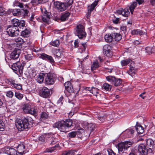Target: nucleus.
Returning a JSON list of instances; mask_svg holds the SVG:
<instances>
[{
	"label": "nucleus",
	"mask_w": 155,
	"mask_h": 155,
	"mask_svg": "<svg viewBox=\"0 0 155 155\" xmlns=\"http://www.w3.org/2000/svg\"><path fill=\"white\" fill-rule=\"evenodd\" d=\"M72 120L70 119L65 121L61 120L56 122L54 125V127L58 128L61 132H65L67 128L73 126Z\"/></svg>",
	"instance_id": "f257e3e1"
},
{
	"label": "nucleus",
	"mask_w": 155,
	"mask_h": 155,
	"mask_svg": "<svg viewBox=\"0 0 155 155\" xmlns=\"http://www.w3.org/2000/svg\"><path fill=\"white\" fill-rule=\"evenodd\" d=\"M33 121L32 119L30 117L24 118L23 120L19 119L17 121L16 125L19 130L23 131L30 127L29 122L32 124Z\"/></svg>",
	"instance_id": "f03ea898"
},
{
	"label": "nucleus",
	"mask_w": 155,
	"mask_h": 155,
	"mask_svg": "<svg viewBox=\"0 0 155 155\" xmlns=\"http://www.w3.org/2000/svg\"><path fill=\"white\" fill-rule=\"evenodd\" d=\"M25 65V63L23 62L21 63L20 62H18L12 65L11 68L13 71H15L18 72L21 74H22L24 67Z\"/></svg>",
	"instance_id": "7ed1b4c3"
},
{
	"label": "nucleus",
	"mask_w": 155,
	"mask_h": 155,
	"mask_svg": "<svg viewBox=\"0 0 155 155\" xmlns=\"http://www.w3.org/2000/svg\"><path fill=\"white\" fill-rule=\"evenodd\" d=\"M132 142L129 141L119 143L117 145L118 149L119 152H124L127 150L132 145Z\"/></svg>",
	"instance_id": "20e7f679"
},
{
	"label": "nucleus",
	"mask_w": 155,
	"mask_h": 155,
	"mask_svg": "<svg viewBox=\"0 0 155 155\" xmlns=\"http://www.w3.org/2000/svg\"><path fill=\"white\" fill-rule=\"evenodd\" d=\"M76 31L77 35L80 39L83 38L86 36V34L84 31V26L81 25H77Z\"/></svg>",
	"instance_id": "39448f33"
},
{
	"label": "nucleus",
	"mask_w": 155,
	"mask_h": 155,
	"mask_svg": "<svg viewBox=\"0 0 155 155\" xmlns=\"http://www.w3.org/2000/svg\"><path fill=\"white\" fill-rule=\"evenodd\" d=\"M7 32L9 36L15 37L18 35L19 30L18 27L10 26L7 28Z\"/></svg>",
	"instance_id": "423d86ee"
},
{
	"label": "nucleus",
	"mask_w": 155,
	"mask_h": 155,
	"mask_svg": "<svg viewBox=\"0 0 155 155\" xmlns=\"http://www.w3.org/2000/svg\"><path fill=\"white\" fill-rule=\"evenodd\" d=\"M23 111L26 114L34 115L36 113V111L33 108H31L28 104H25L22 108Z\"/></svg>",
	"instance_id": "0eeeda50"
},
{
	"label": "nucleus",
	"mask_w": 155,
	"mask_h": 155,
	"mask_svg": "<svg viewBox=\"0 0 155 155\" xmlns=\"http://www.w3.org/2000/svg\"><path fill=\"white\" fill-rule=\"evenodd\" d=\"M138 150L139 153L142 155H147L148 152H151L150 149L143 144H140L138 147Z\"/></svg>",
	"instance_id": "6e6552de"
},
{
	"label": "nucleus",
	"mask_w": 155,
	"mask_h": 155,
	"mask_svg": "<svg viewBox=\"0 0 155 155\" xmlns=\"http://www.w3.org/2000/svg\"><path fill=\"white\" fill-rule=\"evenodd\" d=\"M111 48L110 45H107L103 47V51L105 55L110 57L112 55V52L111 51Z\"/></svg>",
	"instance_id": "1a4fd4ad"
},
{
	"label": "nucleus",
	"mask_w": 155,
	"mask_h": 155,
	"mask_svg": "<svg viewBox=\"0 0 155 155\" xmlns=\"http://www.w3.org/2000/svg\"><path fill=\"white\" fill-rule=\"evenodd\" d=\"M45 83L47 84H52L54 82V79L51 74H48L45 76Z\"/></svg>",
	"instance_id": "9d476101"
},
{
	"label": "nucleus",
	"mask_w": 155,
	"mask_h": 155,
	"mask_svg": "<svg viewBox=\"0 0 155 155\" xmlns=\"http://www.w3.org/2000/svg\"><path fill=\"white\" fill-rule=\"evenodd\" d=\"M21 51L19 49H16L13 51L10 55V58L13 60L18 59L21 53Z\"/></svg>",
	"instance_id": "9b49d317"
},
{
	"label": "nucleus",
	"mask_w": 155,
	"mask_h": 155,
	"mask_svg": "<svg viewBox=\"0 0 155 155\" xmlns=\"http://www.w3.org/2000/svg\"><path fill=\"white\" fill-rule=\"evenodd\" d=\"M82 125L84 128L87 129L92 131L95 128V125L92 123L88 124L86 122H84L82 123Z\"/></svg>",
	"instance_id": "f8f14e48"
},
{
	"label": "nucleus",
	"mask_w": 155,
	"mask_h": 155,
	"mask_svg": "<svg viewBox=\"0 0 155 155\" xmlns=\"http://www.w3.org/2000/svg\"><path fill=\"white\" fill-rule=\"evenodd\" d=\"M8 84L17 89L21 90L22 89V85L20 84L15 83V81L11 79H8Z\"/></svg>",
	"instance_id": "ddd939ff"
},
{
	"label": "nucleus",
	"mask_w": 155,
	"mask_h": 155,
	"mask_svg": "<svg viewBox=\"0 0 155 155\" xmlns=\"http://www.w3.org/2000/svg\"><path fill=\"white\" fill-rule=\"evenodd\" d=\"M54 4L57 9L61 12L63 11L66 9V7L64 3L56 2H55Z\"/></svg>",
	"instance_id": "4468645a"
},
{
	"label": "nucleus",
	"mask_w": 155,
	"mask_h": 155,
	"mask_svg": "<svg viewBox=\"0 0 155 155\" xmlns=\"http://www.w3.org/2000/svg\"><path fill=\"white\" fill-rule=\"evenodd\" d=\"M116 11L117 14L122 15V16L125 17H128L130 14V12L127 9H123L120 8Z\"/></svg>",
	"instance_id": "2eb2a0df"
},
{
	"label": "nucleus",
	"mask_w": 155,
	"mask_h": 155,
	"mask_svg": "<svg viewBox=\"0 0 155 155\" xmlns=\"http://www.w3.org/2000/svg\"><path fill=\"white\" fill-rule=\"evenodd\" d=\"M50 94V91L49 89L46 87H43L40 93V95L42 97H47L49 96Z\"/></svg>",
	"instance_id": "dca6fc26"
},
{
	"label": "nucleus",
	"mask_w": 155,
	"mask_h": 155,
	"mask_svg": "<svg viewBox=\"0 0 155 155\" xmlns=\"http://www.w3.org/2000/svg\"><path fill=\"white\" fill-rule=\"evenodd\" d=\"M4 151L5 153L9 155H15L16 150L14 148L6 147L5 148Z\"/></svg>",
	"instance_id": "f3484780"
},
{
	"label": "nucleus",
	"mask_w": 155,
	"mask_h": 155,
	"mask_svg": "<svg viewBox=\"0 0 155 155\" xmlns=\"http://www.w3.org/2000/svg\"><path fill=\"white\" fill-rule=\"evenodd\" d=\"M25 148V147L23 144H20L17 147L16 152L19 154V155H22L25 153L24 151Z\"/></svg>",
	"instance_id": "a211bd4d"
},
{
	"label": "nucleus",
	"mask_w": 155,
	"mask_h": 155,
	"mask_svg": "<svg viewBox=\"0 0 155 155\" xmlns=\"http://www.w3.org/2000/svg\"><path fill=\"white\" fill-rule=\"evenodd\" d=\"M65 88L69 93L72 92L73 91V87L70 81H67L64 84Z\"/></svg>",
	"instance_id": "6ab92c4d"
},
{
	"label": "nucleus",
	"mask_w": 155,
	"mask_h": 155,
	"mask_svg": "<svg viewBox=\"0 0 155 155\" xmlns=\"http://www.w3.org/2000/svg\"><path fill=\"white\" fill-rule=\"evenodd\" d=\"M45 76V74L44 73H40L37 76L36 79L37 82L39 83H42L44 81V78Z\"/></svg>",
	"instance_id": "aec40b11"
},
{
	"label": "nucleus",
	"mask_w": 155,
	"mask_h": 155,
	"mask_svg": "<svg viewBox=\"0 0 155 155\" xmlns=\"http://www.w3.org/2000/svg\"><path fill=\"white\" fill-rule=\"evenodd\" d=\"M45 13L41 17V18L43 21L46 23H48L50 20V14L49 13Z\"/></svg>",
	"instance_id": "412c9836"
},
{
	"label": "nucleus",
	"mask_w": 155,
	"mask_h": 155,
	"mask_svg": "<svg viewBox=\"0 0 155 155\" xmlns=\"http://www.w3.org/2000/svg\"><path fill=\"white\" fill-rule=\"evenodd\" d=\"M131 34L133 35H144L146 34V32L140 29H134L132 31Z\"/></svg>",
	"instance_id": "4be33fe9"
},
{
	"label": "nucleus",
	"mask_w": 155,
	"mask_h": 155,
	"mask_svg": "<svg viewBox=\"0 0 155 155\" xmlns=\"http://www.w3.org/2000/svg\"><path fill=\"white\" fill-rule=\"evenodd\" d=\"M133 61L130 59L128 58L122 60L120 62L122 66L127 65L129 64H132Z\"/></svg>",
	"instance_id": "5701e85b"
},
{
	"label": "nucleus",
	"mask_w": 155,
	"mask_h": 155,
	"mask_svg": "<svg viewBox=\"0 0 155 155\" xmlns=\"http://www.w3.org/2000/svg\"><path fill=\"white\" fill-rule=\"evenodd\" d=\"M146 143L147 145L149 147L150 150V151L152 152V149L154 145L153 141L150 139H148L146 141Z\"/></svg>",
	"instance_id": "b1692460"
},
{
	"label": "nucleus",
	"mask_w": 155,
	"mask_h": 155,
	"mask_svg": "<svg viewBox=\"0 0 155 155\" xmlns=\"http://www.w3.org/2000/svg\"><path fill=\"white\" fill-rule=\"evenodd\" d=\"M54 55L55 57L58 59H60L62 56V50L60 49H56L55 51Z\"/></svg>",
	"instance_id": "393cba45"
},
{
	"label": "nucleus",
	"mask_w": 155,
	"mask_h": 155,
	"mask_svg": "<svg viewBox=\"0 0 155 155\" xmlns=\"http://www.w3.org/2000/svg\"><path fill=\"white\" fill-rule=\"evenodd\" d=\"M30 33V29L25 28L24 30L21 31V35L24 37H29Z\"/></svg>",
	"instance_id": "a878e982"
},
{
	"label": "nucleus",
	"mask_w": 155,
	"mask_h": 155,
	"mask_svg": "<svg viewBox=\"0 0 155 155\" xmlns=\"http://www.w3.org/2000/svg\"><path fill=\"white\" fill-rule=\"evenodd\" d=\"M125 133L126 134V136L127 137H130L132 136L134 133V130L132 129H127L125 131Z\"/></svg>",
	"instance_id": "bb28decb"
},
{
	"label": "nucleus",
	"mask_w": 155,
	"mask_h": 155,
	"mask_svg": "<svg viewBox=\"0 0 155 155\" xmlns=\"http://www.w3.org/2000/svg\"><path fill=\"white\" fill-rule=\"evenodd\" d=\"M137 72V69L134 67H130L129 70L128 71V73L132 77H133V76L136 74Z\"/></svg>",
	"instance_id": "cd10ccee"
},
{
	"label": "nucleus",
	"mask_w": 155,
	"mask_h": 155,
	"mask_svg": "<svg viewBox=\"0 0 155 155\" xmlns=\"http://www.w3.org/2000/svg\"><path fill=\"white\" fill-rule=\"evenodd\" d=\"M70 14L69 12L63 13L61 17V19L62 21H64L68 19Z\"/></svg>",
	"instance_id": "c85d7f7f"
},
{
	"label": "nucleus",
	"mask_w": 155,
	"mask_h": 155,
	"mask_svg": "<svg viewBox=\"0 0 155 155\" xmlns=\"http://www.w3.org/2000/svg\"><path fill=\"white\" fill-rule=\"evenodd\" d=\"M113 36L110 34H106L104 36V39L106 42H111L113 40Z\"/></svg>",
	"instance_id": "c756f323"
},
{
	"label": "nucleus",
	"mask_w": 155,
	"mask_h": 155,
	"mask_svg": "<svg viewBox=\"0 0 155 155\" xmlns=\"http://www.w3.org/2000/svg\"><path fill=\"white\" fill-rule=\"evenodd\" d=\"M98 1L99 0H95L90 6L88 7V10L90 11V12L94 10L95 7L97 5Z\"/></svg>",
	"instance_id": "7c9ffc66"
},
{
	"label": "nucleus",
	"mask_w": 155,
	"mask_h": 155,
	"mask_svg": "<svg viewBox=\"0 0 155 155\" xmlns=\"http://www.w3.org/2000/svg\"><path fill=\"white\" fill-rule=\"evenodd\" d=\"M98 1L99 0H95L90 6L88 7V10L90 11V12L94 10L95 7L97 5Z\"/></svg>",
	"instance_id": "2f4dec72"
},
{
	"label": "nucleus",
	"mask_w": 155,
	"mask_h": 155,
	"mask_svg": "<svg viewBox=\"0 0 155 155\" xmlns=\"http://www.w3.org/2000/svg\"><path fill=\"white\" fill-rule=\"evenodd\" d=\"M12 14L15 16H18L21 15V10L20 9H13L11 11Z\"/></svg>",
	"instance_id": "473e14b6"
},
{
	"label": "nucleus",
	"mask_w": 155,
	"mask_h": 155,
	"mask_svg": "<svg viewBox=\"0 0 155 155\" xmlns=\"http://www.w3.org/2000/svg\"><path fill=\"white\" fill-rule=\"evenodd\" d=\"M112 35L113 37H114L115 40L117 41H118L121 40L122 38V36L119 33H114Z\"/></svg>",
	"instance_id": "72a5a7b5"
},
{
	"label": "nucleus",
	"mask_w": 155,
	"mask_h": 155,
	"mask_svg": "<svg viewBox=\"0 0 155 155\" xmlns=\"http://www.w3.org/2000/svg\"><path fill=\"white\" fill-rule=\"evenodd\" d=\"M137 5V3L136 2H134L132 4H131L129 8L132 14H133L134 9L136 7Z\"/></svg>",
	"instance_id": "f704fd0d"
},
{
	"label": "nucleus",
	"mask_w": 155,
	"mask_h": 155,
	"mask_svg": "<svg viewBox=\"0 0 155 155\" xmlns=\"http://www.w3.org/2000/svg\"><path fill=\"white\" fill-rule=\"evenodd\" d=\"M136 128L137 132L139 134H142L144 132V129L141 125L137 126Z\"/></svg>",
	"instance_id": "c9c22d12"
},
{
	"label": "nucleus",
	"mask_w": 155,
	"mask_h": 155,
	"mask_svg": "<svg viewBox=\"0 0 155 155\" xmlns=\"http://www.w3.org/2000/svg\"><path fill=\"white\" fill-rule=\"evenodd\" d=\"M106 78L108 81L113 84L114 83V81L115 80V78L113 76H110L107 77Z\"/></svg>",
	"instance_id": "e433bc0d"
},
{
	"label": "nucleus",
	"mask_w": 155,
	"mask_h": 155,
	"mask_svg": "<svg viewBox=\"0 0 155 155\" xmlns=\"http://www.w3.org/2000/svg\"><path fill=\"white\" fill-rule=\"evenodd\" d=\"M103 88L107 91H110L111 88V86L110 84L105 83L103 84Z\"/></svg>",
	"instance_id": "4c0bfd02"
},
{
	"label": "nucleus",
	"mask_w": 155,
	"mask_h": 155,
	"mask_svg": "<svg viewBox=\"0 0 155 155\" xmlns=\"http://www.w3.org/2000/svg\"><path fill=\"white\" fill-rule=\"evenodd\" d=\"M99 66L97 61L94 62L91 66V69L92 71H93L96 68H97Z\"/></svg>",
	"instance_id": "58836bf2"
},
{
	"label": "nucleus",
	"mask_w": 155,
	"mask_h": 155,
	"mask_svg": "<svg viewBox=\"0 0 155 155\" xmlns=\"http://www.w3.org/2000/svg\"><path fill=\"white\" fill-rule=\"evenodd\" d=\"M28 73L29 75L31 78L35 77L36 74L35 71L31 69L29 71Z\"/></svg>",
	"instance_id": "ea45409f"
},
{
	"label": "nucleus",
	"mask_w": 155,
	"mask_h": 155,
	"mask_svg": "<svg viewBox=\"0 0 155 155\" xmlns=\"http://www.w3.org/2000/svg\"><path fill=\"white\" fill-rule=\"evenodd\" d=\"M15 96L19 100L22 99L23 97L22 94L18 92H15Z\"/></svg>",
	"instance_id": "a19ab883"
},
{
	"label": "nucleus",
	"mask_w": 155,
	"mask_h": 155,
	"mask_svg": "<svg viewBox=\"0 0 155 155\" xmlns=\"http://www.w3.org/2000/svg\"><path fill=\"white\" fill-rule=\"evenodd\" d=\"M121 82L120 79L115 78V80L114 81V83L113 84H114L116 86H118L120 85L121 84Z\"/></svg>",
	"instance_id": "79ce46f5"
},
{
	"label": "nucleus",
	"mask_w": 155,
	"mask_h": 155,
	"mask_svg": "<svg viewBox=\"0 0 155 155\" xmlns=\"http://www.w3.org/2000/svg\"><path fill=\"white\" fill-rule=\"evenodd\" d=\"M90 91L91 93L96 96H97V94L99 93L98 89L96 88H92L90 90Z\"/></svg>",
	"instance_id": "37998d69"
},
{
	"label": "nucleus",
	"mask_w": 155,
	"mask_h": 155,
	"mask_svg": "<svg viewBox=\"0 0 155 155\" xmlns=\"http://www.w3.org/2000/svg\"><path fill=\"white\" fill-rule=\"evenodd\" d=\"M45 60L51 63H54V60L52 57L47 54Z\"/></svg>",
	"instance_id": "c03bdc74"
},
{
	"label": "nucleus",
	"mask_w": 155,
	"mask_h": 155,
	"mask_svg": "<svg viewBox=\"0 0 155 155\" xmlns=\"http://www.w3.org/2000/svg\"><path fill=\"white\" fill-rule=\"evenodd\" d=\"M60 44V41L59 40H56L55 41H52L50 43V45L55 47H57Z\"/></svg>",
	"instance_id": "a18cd8bd"
},
{
	"label": "nucleus",
	"mask_w": 155,
	"mask_h": 155,
	"mask_svg": "<svg viewBox=\"0 0 155 155\" xmlns=\"http://www.w3.org/2000/svg\"><path fill=\"white\" fill-rule=\"evenodd\" d=\"M20 21L17 19H13L12 21V24L15 27H17Z\"/></svg>",
	"instance_id": "49530a36"
},
{
	"label": "nucleus",
	"mask_w": 155,
	"mask_h": 155,
	"mask_svg": "<svg viewBox=\"0 0 155 155\" xmlns=\"http://www.w3.org/2000/svg\"><path fill=\"white\" fill-rule=\"evenodd\" d=\"M15 41L19 44H22L24 42V41L23 39L20 37L16 38L15 39Z\"/></svg>",
	"instance_id": "de8ad7c7"
},
{
	"label": "nucleus",
	"mask_w": 155,
	"mask_h": 155,
	"mask_svg": "<svg viewBox=\"0 0 155 155\" xmlns=\"http://www.w3.org/2000/svg\"><path fill=\"white\" fill-rule=\"evenodd\" d=\"M85 45L86 44L85 43L79 44L78 49L81 50V52H82L83 51H85L86 48Z\"/></svg>",
	"instance_id": "09e8293b"
},
{
	"label": "nucleus",
	"mask_w": 155,
	"mask_h": 155,
	"mask_svg": "<svg viewBox=\"0 0 155 155\" xmlns=\"http://www.w3.org/2000/svg\"><path fill=\"white\" fill-rule=\"evenodd\" d=\"M48 117V115L45 112H42L41 115L40 119L41 120H44L47 118Z\"/></svg>",
	"instance_id": "8fccbe9b"
},
{
	"label": "nucleus",
	"mask_w": 155,
	"mask_h": 155,
	"mask_svg": "<svg viewBox=\"0 0 155 155\" xmlns=\"http://www.w3.org/2000/svg\"><path fill=\"white\" fill-rule=\"evenodd\" d=\"M25 22L24 21L21 20L19 22L18 27L21 28V27H23L25 26Z\"/></svg>",
	"instance_id": "3c124183"
},
{
	"label": "nucleus",
	"mask_w": 155,
	"mask_h": 155,
	"mask_svg": "<svg viewBox=\"0 0 155 155\" xmlns=\"http://www.w3.org/2000/svg\"><path fill=\"white\" fill-rule=\"evenodd\" d=\"M47 54L45 53L40 54H38V56L39 58L42 59L43 60H45Z\"/></svg>",
	"instance_id": "603ef678"
},
{
	"label": "nucleus",
	"mask_w": 155,
	"mask_h": 155,
	"mask_svg": "<svg viewBox=\"0 0 155 155\" xmlns=\"http://www.w3.org/2000/svg\"><path fill=\"white\" fill-rule=\"evenodd\" d=\"M76 135L77 133H76V131H72L69 133L68 134V136L71 138L74 137Z\"/></svg>",
	"instance_id": "864d4df0"
},
{
	"label": "nucleus",
	"mask_w": 155,
	"mask_h": 155,
	"mask_svg": "<svg viewBox=\"0 0 155 155\" xmlns=\"http://www.w3.org/2000/svg\"><path fill=\"white\" fill-rule=\"evenodd\" d=\"M5 125L3 121L0 120V131H3L4 130Z\"/></svg>",
	"instance_id": "5fc2aeb1"
},
{
	"label": "nucleus",
	"mask_w": 155,
	"mask_h": 155,
	"mask_svg": "<svg viewBox=\"0 0 155 155\" xmlns=\"http://www.w3.org/2000/svg\"><path fill=\"white\" fill-rule=\"evenodd\" d=\"M6 95L7 97L11 98L13 97L14 95V93L12 91H9L6 92Z\"/></svg>",
	"instance_id": "6e6d98bb"
},
{
	"label": "nucleus",
	"mask_w": 155,
	"mask_h": 155,
	"mask_svg": "<svg viewBox=\"0 0 155 155\" xmlns=\"http://www.w3.org/2000/svg\"><path fill=\"white\" fill-rule=\"evenodd\" d=\"M25 57L26 59L28 61H29L32 59V56L30 54H25Z\"/></svg>",
	"instance_id": "4d7b16f0"
},
{
	"label": "nucleus",
	"mask_w": 155,
	"mask_h": 155,
	"mask_svg": "<svg viewBox=\"0 0 155 155\" xmlns=\"http://www.w3.org/2000/svg\"><path fill=\"white\" fill-rule=\"evenodd\" d=\"M74 150H70L67 151L68 154V155H74L75 154V152Z\"/></svg>",
	"instance_id": "13d9d810"
},
{
	"label": "nucleus",
	"mask_w": 155,
	"mask_h": 155,
	"mask_svg": "<svg viewBox=\"0 0 155 155\" xmlns=\"http://www.w3.org/2000/svg\"><path fill=\"white\" fill-rule=\"evenodd\" d=\"M145 50L146 52L148 54L151 53L152 52V49L151 47H147L145 48Z\"/></svg>",
	"instance_id": "bf43d9fd"
},
{
	"label": "nucleus",
	"mask_w": 155,
	"mask_h": 155,
	"mask_svg": "<svg viewBox=\"0 0 155 155\" xmlns=\"http://www.w3.org/2000/svg\"><path fill=\"white\" fill-rule=\"evenodd\" d=\"M31 3L33 5H37L39 4L38 0H33L31 1Z\"/></svg>",
	"instance_id": "052dcab7"
},
{
	"label": "nucleus",
	"mask_w": 155,
	"mask_h": 155,
	"mask_svg": "<svg viewBox=\"0 0 155 155\" xmlns=\"http://www.w3.org/2000/svg\"><path fill=\"white\" fill-rule=\"evenodd\" d=\"M79 41L78 40H75L74 42V45L75 48H79Z\"/></svg>",
	"instance_id": "680f3d73"
},
{
	"label": "nucleus",
	"mask_w": 155,
	"mask_h": 155,
	"mask_svg": "<svg viewBox=\"0 0 155 155\" xmlns=\"http://www.w3.org/2000/svg\"><path fill=\"white\" fill-rule=\"evenodd\" d=\"M107 151L108 153V155H115L113 151L110 149H108Z\"/></svg>",
	"instance_id": "e2e57ef3"
},
{
	"label": "nucleus",
	"mask_w": 155,
	"mask_h": 155,
	"mask_svg": "<svg viewBox=\"0 0 155 155\" xmlns=\"http://www.w3.org/2000/svg\"><path fill=\"white\" fill-rule=\"evenodd\" d=\"M55 149V147H50L47 149V151L46 152H52Z\"/></svg>",
	"instance_id": "0e129e2a"
},
{
	"label": "nucleus",
	"mask_w": 155,
	"mask_h": 155,
	"mask_svg": "<svg viewBox=\"0 0 155 155\" xmlns=\"http://www.w3.org/2000/svg\"><path fill=\"white\" fill-rule=\"evenodd\" d=\"M84 130L83 129H78V130L76 131V132L77 133V135H78V134H82L83 132H84Z\"/></svg>",
	"instance_id": "69168bd1"
},
{
	"label": "nucleus",
	"mask_w": 155,
	"mask_h": 155,
	"mask_svg": "<svg viewBox=\"0 0 155 155\" xmlns=\"http://www.w3.org/2000/svg\"><path fill=\"white\" fill-rule=\"evenodd\" d=\"M5 13V11L4 9L2 8H0V15H2Z\"/></svg>",
	"instance_id": "338daca9"
},
{
	"label": "nucleus",
	"mask_w": 155,
	"mask_h": 155,
	"mask_svg": "<svg viewBox=\"0 0 155 155\" xmlns=\"http://www.w3.org/2000/svg\"><path fill=\"white\" fill-rule=\"evenodd\" d=\"M63 99V97H60L59 99L58 100L57 102V103L58 104L61 103V104H62L63 102H62V101Z\"/></svg>",
	"instance_id": "774afa93"
}]
</instances>
